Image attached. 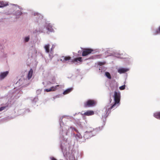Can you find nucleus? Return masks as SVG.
I'll return each mask as SVG.
<instances>
[{
  "label": "nucleus",
  "mask_w": 160,
  "mask_h": 160,
  "mask_svg": "<svg viewBox=\"0 0 160 160\" xmlns=\"http://www.w3.org/2000/svg\"><path fill=\"white\" fill-rule=\"evenodd\" d=\"M90 51H91V53H94V52H93V50H92V49L91 48Z\"/></svg>",
  "instance_id": "f704fd0d"
},
{
  "label": "nucleus",
  "mask_w": 160,
  "mask_h": 160,
  "mask_svg": "<svg viewBox=\"0 0 160 160\" xmlns=\"http://www.w3.org/2000/svg\"><path fill=\"white\" fill-rule=\"evenodd\" d=\"M81 113L82 115H84L86 116H89L90 115V111H88L86 112L82 111Z\"/></svg>",
  "instance_id": "6ab92c4d"
},
{
  "label": "nucleus",
  "mask_w": 160,
  "mask_h": 160,
  "mask_svg": "<svg viewBox=\"0 0 160 160\" xmlns=\"http://www.w3.org/2000/svg\"><path fill=\"white\" fill-rule=\"evenodd\" d=\"M114 103L110 107H107L106 109V113L105 115H102V118H106L108 115L111 112V110L112 109H115L117 107V104H118L120 99V93L119 92L115 91L114 92Z\"/></svg>",
  "instance_id": "f257e3e1"
},
{
  "label": "nucleus",
  "mask_w": 160,
  "mask_h": 160,
  "mask_svg": "<svg viewBox=\"0 0 160 160\" xmlns=\"http://www.w3.org/2000/svg\"><path fill=\"white\" fill-rule=\"evenodd\" d=\"M46 28L49 31L51 32H54V29L53 28V25L51 23H46Z\"/></svg>",
  "instance_id": "6e6552de"
},
{
  "label": "nucleus",
  "mask_w": 160,
  "mask_h": 160,
  "mask_svg": "<svg viewBox=\"0 0 160 160\" xmlns=\"http://www.w3.org/2000/svg\"><path fill=\"white\" fill-rule=\"evenodd\" d=\"M105 64L104 62H99L98 63V64L100 66H102L103 65H104Z\"/></svg>",
  "instance_id": "cd10ccee"
},
{
  "label": "nucleus",
  "mask_w": 160,
  "mask_h": 160,
  "mask_svg": "<svg viewBox=\"0 0 160 160\" xmlns=\"http://www.w3.org/2000/svg\"><path fill=\"white\" fill-rule=\"evenodd\" d=\"M98 52V51H96L95 52Z\"/></svg>",
  "instance_id": "58836bf2"
},
{
  "label": "nucleus",
  "mask_w": 160,
  "mask_h": 160,
  "mask_svg": "<svg viewBox=\"0 0 160 160\" xmlns=\"http://www.w3.org/2000/svg\"><path fill=\"white\" fill-rule=\"evenodd\" d=\"M71 59V58L69 56H63L61 57V61L63 62H65L70 60Z\"/></svg>",
  "instance_id": "1a4fd4ad"
},
{
  "label": "nucleus",
  "mask_w": 160,
  "mask_h": 160,
  "mask_svg": "<svg viewBox=\"0 0 160 160\" xmlns=\"http://www.w3.org/2000/svg\"><path fill=\"white\" fill-rule=\"evenodd\" d=\"M30 39V37L29 36H27L25 37L24 38V41L25 42H27L29 41Z\"/></svg>",
  "instance_id": "412c9836"
},
{
  "label": "nucleus",
  "mask_w": 160,
  "mask_h": 160,
  "mask_svg": "<svg viewBox=\"0 0 160 160\" xmlns=\"http://www.w3.org/2000/svg\"><path fill=\"white\" fill-rule=\"evenodd\" d=\"M60 122H61V121H62V119H61H61H60Z\"/></svg>",
  "instance_id": "ea45409f"
},
{
  "label": "nucleus",
  "mask_w": 160,
  "mask_h": 160,
  "mask_svg": "<svg viewBox=\"0 0 160 160\" xmlns=\"http://www.w3.org/2000/svg\"><path fill=\"white\" fill-rule=\"evenodd\" d=\"M60 125L61 126V127H62V124H61V123H60Z\"/></svg>",
  "instance_id": "4c0bfd02"
},
{
  "label": "nucleus",
  "mask_w": 160,
  "mask_h": 160,
  "mask_svg": "<svg viewBox=\"0 0 160 160\" xmlns=\"http://www.w3.org/2000/svg\"><path fill=\"white\" fill-rule=\"evenodd\" d=\"M5 108L6 107H2L0 108V112L4 110L5 109Z\"/></svg>",
  "instance_id": "c85d7f7f"
},
{
  "label": "nucleus",
  "mask_w": 160,
  "mask_h": 160,
  "mask_svg": "<svg viewBox=\"0 0 160 160\" xmlns=\"http://www.w3.org/2000/svg\"><path fill=\"white\" fill-rule=\"evenodd\" d=\"M160 33V26L159 27L158 29L156 30L154 32L153 34L154 35H157Z\"/></svg>",
  "instance_id": "a211bd4d"
},
{
  "label": "nucleus",
  "mask_w": 160,
  "mask_h": 160,
  "mask_svg": "<svg viewBox=\"0 0 160 160\" xmlns=\"http://www.w3.org/2000/svg\"><path fill=\"white\" fill-rule=\"evenodd\" d=\"M95 113L97 114L98 113L97 112H95Z\"/></svg>",
  "instance_id": "e433bc0d"
},
{
  "label": "nucleus",
  "mask_w": 160,
  "mask_h": 160,
  "mask_svg": "<svg viewBox=\"0 0 160 160\" xmlns=\"http://www.w3.org/2000/svg\"><path fill=\"white\" fill-rule=\"evenodd\" d=\"M105 75L109 79H111V75L109 72H106L105 73Z\"/></svg>",
  "instance_id": "b1692460"
},
{
  "label": "nucleus",
  "mask_w": 160,
  "mask_h": 160,
  "mask_svg": "<svg viewBox=\"0 0 160 160\" xmlns=\"http://www.w3.org/2000/svg\"><path fill=\"white\" fill-rule=\"evenodd\" d=\"M34 52H35V53H37V51H36V50H35V51H34Z\"/></svg>",
  "instance_id": "c9c22d12"
},
{
  "label": "nucleus",
  "mask_w": 160,
  "mask_h": 160,
  "mask_svg": "<svg viewBox=\"0 0 160 160\" xmlns=\"http://www.w3.org/2000/svg\"><path fill=\"white\" fill-rule=\"evenodd\" d=\"M9 72L6 71L1 72L0 73V80H2L4 79L8 74Z\"/></svg>",
  "instance_id": "39448f33"
},
{
  "label": "nucleus",
  "mask_w": 160,
  "mask_h": 160,
  "mask_svg": "<svg viewBox=\"0 0 160 160\" xmlns=\"http://www.w3.org/2000/svg\"><path fill=\"white\" fill-rule=\"evenodd\" d=\"M82 56H86L90 53V49L86 48H82Z\"/></svg>",
  "instance_id": "423d86ee"
},
{
  "label": "nucleus",
  "mask_w": 160,
  "mask_h": 160,
  "mask_svg": "<svg viewBox=\"0 0 160 160\" xmlns=\"http://www.w3.org/2000/svg\"><path fill=\"white\" fill-rule=\"evenodd\" d=\"M154 116L157 119H160V112H157L154 114Z\"/></svg>",
  "instance_id": "f3484780"
},
{
  "label": "nucleus",
  "mask_w": 160,
  "mask_h": 160,
  "mask_svg": "<svg viewBox=\"0 0 160 160\" xmlns=\"http://www.w3.org/2000/svg\"><path fill=\"white\" fill-rule=\"evenodd\" d=\"M11 11L10 13H12L18 17L22 14L21 11L22 9L17 4H11Z\"/></svg>",
  "instance_id": "f03ea898"
},
{
  "label": "nucleus",
  "mask_w": 160,
  "mask_h": 160,
  "mask_svg": "<svg viewBox=\"0 0 160 160\" xmlns=\"http://www.w3.org/2000/svg\"><path fill=\"white\" fill-rule=\"evenodd\" d=\"M73 90V88H69L65 90L63 93L64 95L67 94L71 92Z\"/></svg>",
  "instance_id": "4468645a"
},
{
  "label": "nucleus",
  "mask_w": 160,
  "mask_h": 160,
  "mask_svg": "<svg viewBox=\"0 0 160 160\" xmlns=\"http://www.w3.org/2000/svg\"><path fill=\"white\" fill-rule=\"evenodd\" d=\"M55 82V79L54 78H53L52 81H49L48 82V84H53Z\"/></svg>",
  "instance_id": "5701e85b"
},
{
  "label": "nucleus",
  "mask_w": 160,
  "mask_h": 160,
  "mask_svg": "<svg viewBox=\"0 0 160 160\" xmlns=\"http://www.w3.org/2000/svg\"><path fill=\"white\" fill-rule=\"evenodd\" d=\"M111 101H112V99H110V102H111Z\"/></svg>",
  "instance_id": "a19ab883"
},
{
  "label": "nucleus",
  "mask_w": 160,
  "mask_h": 160,
  "mask_svg": "<svg viewBox=\"0 0 160 160\" xmlns=\"http://www.w3.org/2000/svg\"><path fill=\"white\" fill-rule=\"evenodd\" d=\"M97 103L96 101L91 100V106H95Z\"/></svg>",
  "instance_id": "4be33fe9"
},
{
  "label": "nucleus",
  "mask_w": 160,
  "mask_h": 160,
  "mask_svg": "<svg viewBox=\"0 0 160 160\" xmlns=\"http://www.w3.org/2000/svg\"><path fill=\"white\" fill-rule=\"evenodd\" d=\"M72 129H72H73L75 131H77L76 129H75V128H72V127H71L70 128V129Z\"/></svg>",
  "instance_id": "473e14b6"
},
{
  "label": "nucleus",
  "mask_w": 160,
  "mask_h": 160,
  "mask_svg": "<svg viewBox=\"0 0 160 160\" xmlns=\"http://www.w3.org/2000/svg\"><path fill=\"white\" fill-rule=\"evenodd\" d=\"M84 106L85 108L89 107L90 106V100H88L84 103Z\"/></svg>",
  "instance_id": "dca6fc26"
},
{
  "label": "nucleus",
  "mask_w": 160,
  "mask_h": 160,
  "mask_svg": "<svg viewBox=\"0 0 160 160\" xmlns=\"http://www.w3.org/2000/svg\"><path fill=\"white\" fill-rule=\"evenodd\" d=\"M125 85H124L120 87L119 88L120 90H123L125 89Z\"/></svg>",
  "instance_id": "a878e982"
},
{
  "label": "nucleus",
  "mask_w": 160,
  "mask_h": 160,
  "mask_svg": "<svg viewBox=\"0 0 160 160\" xmlns=\"http://www.w3.org/2000/svg\"><path fill=\"white\" fill-rule=\"evenodd\" d=\"M59 86V85H57L55 86H52L50 88L45 89L44 90V91H46L47 92L54 91L58 89V88Z\"/></svg>",
  "instance_id": "0eeeda50"
},
{
  "label": "nucleus",
  "mask_w": 160,
  "mask_h": 160,
  "mask_svg": "<svg viewBox=\"0 0 160 160\" xmlns=\"http://www.w3.org/2000/svg\"><path fill=\"white\" fill-rule=\"evenodd\" d=\"M82 51H78V53H80V54H81V53H82Z\"/></svg>",
  "instance_id": "72a5a7b5"
},
{
  "label": "nucleus",
  "mask_w": 160,
  "mask_h": 160,
  "mask_svg": "<svg viewBox=\"0 0 160 160\" xmlns=\"http://www.w3.org/2000/svg\"><path fill=\"white\" fill-rule=\"evenodd\" d=\"M38 100V99L37 98H34L33 100V101H35V102H37Z\"/></svg>",
  "instance_id": "2f4dec72"
},
{
  "label": "nucleus",
  "mask_w": 160,
  "mask_h": 160,
  "mask_svg": "<svg viewBox=\"0 0 160 160\" xmlns=\"http://www.w3.org/2000/svg\"><path fill=\"white\" fill-rule=\"evenodd\" d=\"M8 5V2L0 1V8H2Z\"/></svg>",
  "instance_id": "f8f14e48"
},
{
  "label": "nucleus",
  "mask_w": 160,
  "mask_h": 160,
  "mask_svg": "<svg viewBox=\"0 0 160 160\" xmlns=\"http://www.w3.org/2000/svg\"><path fill=\"white\" fill-rule=\"evenodd\" d=\"M33 15L35 16H37V18H38V21H41L43 22L42 23V25L41 26L42 29L44 28L45 27V20H42L43 18V15L37 12H34L33 13Z\"/></svg>",
  "instance_id": "7ed1b4c3"
},
{
  "label": "nucleus",
  "mask_w": 160,
  "mask_h": 160,
  "mask_svg": "<svg viewBox=\"0 0 160 160\" xmlns=\"http://www.w3.org/2000/svg\"><path fill=\"white\" fill-rule=\"evenodd\" d=\"M101 58V55H98L95 56V58H93V56L91 57V59H93L94 58Z\"/></svg>",
  "instance_id": "393cba45"
},
{
  "label": "nucleus",
  "mask_w": 160,
  "mask_h": 160,
  "mask_svg": "<svg viewBox=\"0 0 160 160\" xmlns=\"http://www.w3.org/2000/svg\"><path fill=\"white\" fill-rule=\"evenodd\" d=\"M129 70L128 69L125 68H121L118 70V72L120 73H125Z\"/></svg>",
  "instance_id": "9b49d317"
},
{
  "label": "nucleus",
  "mask_w": 160,
  "mask_h": 160,
  "mask_svg": "<svg viewBox=\"0 0 160 160\" xmlns=\"http://www.w3.org/2000/svg\"><path fill=\"white\" fill-rule=\"evenodd\" d=\"M33 73V70L32 69H30L28 73V79H30L32 77Z\"/></svg>",
  "instance_id": "2eb2a0df"
},
{
  "label": "nucleus",
  "mask_w": 160,
  "mask_h": 160,
  "mask_svg": "<svg viewBox=\"0 0 160 160\" xmlns=\"http://www.w3.org/2000/svg\"><path fill=\"white\" fill-rule=\"evenodd\" d=\"M62 128L60 133L63 136L65 135H67L68 131L67 129H69V128L67 126H62Z\"/></svg>",
  "instance_id": "20e7f679"
},
{
  "label": "nucleus",
  "mask_w": 160,
  "mask_h": 160,
  "mask_svg": "<svg viewBox=\"0 0 160 160\" xmlns=\"http://www.w3.org/2000/svg\"><path fill=\"white\" fill-rule=\"evenodd\" d=\"M94 114V112L92 111H91V116L93 115Z\"/></svg>",
  "instance_id": "7c9ffc66"
},
{
  "label": "nucleus",
  "mask_w": 160,
  "mask_h": 160,
  "mask_svg": "<svg viewBox=\"0 0 160 160\" xmlns=\"http://www.w3.org/2000/svg\"><path fill=\"white\" fill-rule=\"evenodd\" d=\"M44 48L46 53H49V52L50 51L49 50L50 45L49 44H45L44 46Z\"/></svg>",
  "instance_id": "9d476101"
},
{
  "label": "nucleus",
  "mask_w": 160,
  "mask_h": 160,
  "mask_svg": "<svg viewBox=\"0 0 160 160\" xmlns=\"http://www.w3.org/2000/svg\"><path fill=\"white\" fill-rule=\"evenodd\" d=\"M94 132V131L92 132V134L93 133V132Z\"/></svg>",
  "instance_id": "79ce46f5"
},
{
  "label": "nucleus",
  "mask_w": 160,
  "mask_h": 160,
  "mask_svg": "<svg viewBox=\"0 0 160 160\" xmlns=\"http://www.w3.org/2000/svg\"><path fill=\"white\" fill-rule=\"evenodd\" d=\"M82 61V58L81 57H79L74 58L72 60V62H81Z\"/></svg>",
  "instance_id": "ddd939ff"
},
{
  "label": "nucleus",
  "mask_w": 160,
  "mask_h": 160,
  "mask_svg": "<svg viewBox=\"0 0 160 160\" xmlns=\"http://www.w3.org/2000/svg\"><path fill=\"white\" fill-rule=\"evenodd\" d=\"M53 52L52 51H50L49 53V58L51 59L53 57Z\"/></svg>",
  "instance_id": "aec40b11"
},
{
  "label": "nucleus",
  "mask_w": 160,
  "mask_h": 160,
  "mask_svg": "<svg viewBox=\"0 0 160 160\" xmlns=\"http://www.w3.org/2000/svg\"><path fill=\"white\" fill-rule=\"evenodd\" d=\"M61 149L62 150V152L63 153L65 152V151H66V149L65 148L63 147V146L62 145H61Z\"/></svg>",
  "instance_id": "bb28decb"
},
{
  "label": "nucleus",
  "mask_w": 160,
  "mask_h": 160,
  "mask_svg": "<svg viewBox=\"0 0 160 160\" xmlns=\"http://www.w3.org/2000/svg\"><path fill=\"white\" fill-rule=\"evenodd\" d=\"M55 46L53 44L52 45V48L51 49V51L52 50V49H53L54 48Z\"/></svg>",
  "instance_id": "c756f323"
}]
</instances>
